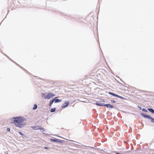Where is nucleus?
<instances>
[{
    "instance_id": "nucleus-18",
    "label": "nucleus",
    "mask_w": 154,
    "mask_h": 154,
    "mask_svg": "<svg viewBox=\"0 0 154 154\" xmlns=\"http://www.w3.org/2000/svg\"><path fill=\"white\" fill-rule=\"evenodd\" d=\"M151 121L152 122L154 123V119L152 118Z\"/></svg>"
},
{
    "instance_id": "nucleus-3",
    "label": "nucleus",
    "mask_w": 154,
    "mask_h": 154,
    "mask_svg": "<svg viewBox=\"0 0 154 154\" xmlns=\"http://www.w3.org/2000/svg\"><path fill=\"white\" fill-rule=\"evenodd\" d=\"M109 94H110L111 95H112L115 96V97L119 98H120L121 99H124V98L123 97H122V96H119L118 95L115 94H114V93H112L109 92Z\"/></svg>"
},
{
    "instance_id": "nucleus-8",
    "label": "nucleus",
    "mask_w": 154,
    "mask_h": 154,
    "mask_svg": "<svg viewBox=\"0 0 154 154\" xmlns=\"http://www.w3.org/2000/svg\"><path fill=\"white\" fill-rule=\"evenodd\" d=\"M51 140L52 141L54 142H60V141L59 140L56 139H51Z\"/></svg>"
},
{
    "instance_id": "nucleus-16",
    "label": "nucleus",
    "mask_w": 154,
    "mask_h": 154,
    "mask_svg": "<svg viewBox=\"0 0 154 154\" xmlns=\"http://www.w3.org/2000/svg\"><path fill=\"white\" fill-rule=\"evenodd\" d=\"M19 134H20L21 135H22V136H23L24 135L20 131H19Z\"/></svg>"
},
{
    "instance_id": "nucleus-9",
    "label": "nucleus",
    "mask_w": 154,
    "mask_h": 154,
    "mask_svg": "<svg viewBox=\"0 0 154 154\" xmlns=\"http://www.w3.org/2000/svg\"><path fill=\"white\" fill-rule=\"evenodd\" d=\"M54 102L55 103H57L61 102L62 101V100H59V99H56L55 100H54Z\"/></svg>"
},
{
    "instance_id": "nucleus-21",
    "label": "nucleus",
    "mask_w": 154,
    "mask_h": 154,
    "mask_svg": "<svg viewBox=\"0 0 154 154\" xmlns=\"http://www.w3.org/2000/svg\"><path fill=\"white\" fill-rule=\"evenodd\" d=\"M45 148L46 149H48V148L47 147H45Z\"/></svg>"
},
{
    "instance_id": "nucleus-2",
    "label": "nucleus",
    "mask_w": 154,
    "mask_h": 154,
    "mask_svg": "<svg viewBox=\"0 0 154 154\" xmlns=\"http://www.w3.org/2000/svg\"><path fill=\"white\" fill-rule=\"evenodd\" d=\"M55 96V95L53 93H48L47 95L44 96V98L45 99H50L51 98Z\"/></svg>"
},
{
    "instance_id": "nucleus-20",
    "label": "nucleus",
    "mask_w": 154,
    "mask_h": 154,
    "mask_svg": "<svg viewBox=\"0 0 154 154\" xmlns=\"http://www.w3.org/2000/svg\"><path fill=\"white\" fill-rule=\"evenodd\" d=\"M116 154H122L121 153H119V152H116Z\"/></svg>"
},
{
    "instance_id": "nucleus-4",
    "label": "nucleus",
    "mask_w": 154,
    "mask_h": 154,
    "mask_svg": "<svg viewBox=\"0 0 154 154\" xmlns=\"http://www.w3.org/2000/svg\"><path fill=\"white\" fill-rule=\"evenodd\" d=\"M69 103L67 101H66L62 106V107L64 108L67 107L69 104Z\"/></svg>"
},
{
    "instance_id": "nucleus-12",
    "label": "nucleus",
    "mask_w": 154,
    "mask_h": 154,
    "mask_svg": "<svg viewBox=\"0 0 154 154\" xmlns=\"http://www.w3.org/2000/svg\"><path fill=\"white\" fill-rule=\"evenodd\" d=\"M37 106L36 104H35L34 105V107L33 108V109L35 110L37 108Z\"/></svg>"
},
{
    "instance_id": "nucleus-6",
    "label": "nucleus",
    "mask_w": 154,
    "mask_h": 154,
    "mask_svg": "<svg viewBox=\"0 0 154 154\" xmlns=\"http://www.w3.org/2000/svg\"><path fill=\"white\" fill-rule=\"evenodd\" d=\"M104 106L109 108H113V106L110 104H105Z\"/></svg>"
},
{
    "instance_id": "nucleus-17",
    "label": "nucleus",
    "mask_w": 154,
    "mask_h": 154,
    "mask_svg": "<svg viewBox=\"0 0 154 154\" xmlns=\"http://www.w3.org/2000/svg\"><path fill=\"white\" fill-rule=\"evenodd\" d=\"M111 102L113 103H115L116 102V101L114 100H112Z\"/></svg>"
},
{
    "instance_id": "nucleus-7",
    "label": "nucleus",
    "mask_w": 154,
    "mask_h": 154,
    "mask_svg": "<svg viewBox=\"0 0 154 154\" xmlns=\"http://www.w3.org/2000/svg\"><path fill=\"white\" fill-rule=\"evenodd\" d=\"M96 104L97 106H104L105 104L103 103H101L100 102H97L96 103Z\"/></svg>"
},
{
    "instance_id": "nucleus-11",
    "label": "nucleus",
    "mask_w": 154,
    "mask_h": 154,
    "mask_svg": "<svg viewBox=\"0 0 154 154\" xmlns=\"http://www.w3.org/2000/svg\"><path fill=\"white\" fill-rule=\"evenodd\" d=\"M148 110L150 112L154 113V110L153 109L151 108H148Z\"/></svg>"
},
{
    "instance_id": "nucleus-10",
    "label": "nucleus",
    "mask_w": 154,
    "mask_h": 154,
    "mask_svg": "<svg viewBox=\"0 0 154 154\" xmlns=\"http://www.w3.org/2000/svg\"><path fill=\"white\" fill-rule=\"evenodd\" d=\"M54 101V99H52V100L50 101V103H49V106H51L52 104L53 103Z\"/></svg>"
},
{
    "instance_id": "nucleus-5",
    "label": "nucleus",
    "mask_w": 154,
    "mask_h": 154,
    "mask_svg": "<svg viewBox=\"0 0 154 154\" xmlns=\"http://www.w3.org/2000/svg\"><path fill=\"white\" fill-rule=\"evenodd\" d=\"M142 115L144 117H145V118H147L149 119H150L151 120L152 119V117L151 116L146 115L144 113H143V114H142Z\"/></svg>"
},
{
    "instance_id": "nucleus-14",
    "label": "nucleus",
    "mask_w": 154,
    "mask_h": 154,
    "mask_svg": "<svg viewBox=\"0 0 154 154\" xmlns=\"http://www.w3.org/2000/svg\"><path fill=\"white\" fill-rule=\"evenodd\" d=\"M33 128L34 129H40V128H39V126L34 127H33Z\"/></svg>"
},
{
    "instance_id": "nucleus-19",
    "label": "nucleus",
    "mask_w": 154,
    "mask_h": 154,
    "mask_svg": "<svg viewBox=\"0 0 154 154\" xmlns=\"http://www.w3.org/2000/svg\"><path fill=\"white\" fill-rule=\"evenodd\" d=\"M10 128H8L7 129V131H10Z\"/></svg>"
},
{
    "instance_id": "nucleus-13",
    "label": "nucleus",
    "mask_w": 154,
    "mask_h": 154,
    "mask_svg": "<svg viewBox=\"0 0 154 154\" xmlns=\"http://www.w3.org/2000/svg\"><path fill=\"white\" fill-rule=\"evenodd\" d=\"M55 110H56V108H53V109H51V110H50V112H54L55 111Z\"/></svg>"
},
{
    "instance_id": "nucleus-15",
    "label": "nucleus",
    "mask_w": 154,
    "mask_h": 154,
    "mask_svg": "<svg viewBox=\"0 0 154 154\" xmlns=\"http://www.w3.org/2000/svg\"><path fill=\"white\" fill-rule=\"evenodd\" d=\"M142 111H143L144 112H147V110H146V109H144V108L142 109Z\"/></svg>"
},
{
    "instance_id": "nucleus-1",
    "label": "nucleus",
    "mask_w": 154,
    "mask_h": 154,
    "mask_svg": "<svg viewBox=\"0 0 154 154\" xmlns=\"http://www.w3.org/2000/svg\"><path fill=\"white\" fill-rule=\"evenodd\" d=\"M25 120L24 118L22 117H14L11 119V123L14 124L16 126L21 128L26 125V123L24 122Z\"/></svg>"
}]
</instances>
